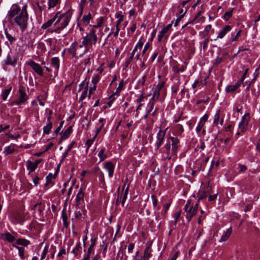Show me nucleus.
<instances>
[{
	"label": "nucleus",
	"instance_id": "4c0bfd02",
	"mask_svg": "<svg viewBox=\"0 0 260 260\" xmlns=\"http://www.w3.org/2000/svg\"><path fill=\"white\" fill-rule=\"evenodd\" d=\"M5 239L12 243L15 240V238L12 234L8 232L5 235Z\"/></svg>",
	"mask_w": 260,
	"mask_h": 260
},
{
	"label": "nucleus",
	"instance_id": "0eeeda50",
	"mask_svg": "<svg viewBox=\"0 0 260 260\" xmlns=\"http://www.w3.org/2000/svg\"><path fill=\"white\" fill-rule=\"evenodd\" d=\"M250 120V116L248 113H246L242 117L241 121L239 123V128L241 132L244 133L247 131V126Z\"/></svg>",
	"mask_w": 260,
	"mask_h": 260
},
{
	"label": "nucleus",
	"instance_id": "e2e57ef3",
	"mask_svg": "<svg viewBox=\"0 0 260 260\" xmlns=\"http://www.w3.org/2000/svg\"><path fill=\"white\" fill-rule=\"evenodd\" d=\"M133 56H129L128 57H127L126 59H125V67L126 68L128 67V66L130 64V63H131V62L133 61Z\"/></svg>",
	"mask_w": 260,
	"mask_h": 260
},
{
	"label": "nucleus",
	"instance_id": "a211bd4d",
	"mask_svg": "<svg viewBox=\"0 0 260 260\" xmlns=\"http://www.w3.org/2000/svg\"><path fill=\"white\" fill-rule=\"evenodd\" d=\"M232 232V229L231 228H229L226 232H225L223 235L222 236L220 242H224L228 240V239L230 236Z\"/></svg>",
	"mask_w": 260,
	"mask_h": 260
},
{
	"label": "nucleus",
	"instance_id": "cd10ccee",
	"mask_svg": "<svg viewBox=\"0 0 260 260\" xmlns=\"http://www.w3.org/2000/svg\"><path fill=\"white\" fill-rule=\"evenodd\" d=\"M105 148H103L98 153V156L100 158V161H103L105 160L107 158V155L105 153Z\"/></svg>",
	"mask_w": 260,
	"mask_h": 260
},
{
	"label": "nucleus",
	"instance_id": "a878e982",
	"mask_svg": "<svg viewBox=\"0 0 260 260\" xmlns=\"http://www.w3.org/2000/svg\"><path fill=\"white\" fill-rule=\"evenodd\" d=\"M52 123L51 121H49L47 125L43 127V134L44 135H48L50 134L51 130L52 128Z\"/></svg>",
	"mask_w": 260,
	"mask_h": 260
},
{
	"label": "nucleus",
	"instance_id": "ddd939ff",
	"mask_svg": "<svg viewBox=\"0 0 260 260\" xmlns=\"http://www.w3.org/2000/svg\"><path fill=\"white\" fill-rule=\"evenodd\" d=\"M231 29L232 27L230 25H227L225 26L222 29L219 31L217 35V38H223L224 37V36L231 30Z\"/></svg>",
	"mask_w": 260,
	"mask_h": 260
},
{
	"label": "nucleus",
	"instance_id": "6e6d98bb",
	"mask_svg": "<svg viewBox=\"0 0 260 260\" xmlns=\"http://www.w3.org/2000/svg\"><path fill=\"white\" fill-rule=\"evenodd\" d=\"M170 206V204H166L164 206V207H163V209L162 210V212H164V213H162L164 218L165 217V214L167 213V211L169 209Z\"/></svg>",
	"mask_w": 260,
	"mask_h": 260
},
{
	"label": "nucleus",
	"instance_id": "ea45409f",
	"mask_svg": "<svg viewBox=\"0 0 260 260\" xmlns=\"http://www.w3.org/2000/svg\"><path fill=\"white\" fill-rule=\"evenodd\" d=\"M155 102L150 100L147 106V113H150L154 108Z\"/></svg>",
	"mask_w": 260,
	"mask_h": 260
},
{
	"label": "nucleus",
	"instance_id": "4d7b16f0",
	"mask_svg": "<svg viewBox=\"0 0 260 260\" xmlns=\"http://www.w3.org/2000/svg\"><path fill=\"white\" fill-rule=\"evenodd\" d=\"M100 80V76L99 75H96L94 76L91 80V82L94 84V85H96V84L98 83Z\"/></svg>",
	"mask_w": 260,
	"mask_h": 260
},
{
	"label": "nucleus",
	"instance_id": "f03ea898",
	"mask_svg": "<svg viewBox=\"0 0 260 260\" xmlns=\"http://www.w3.org/2000/svg\"><path fill=\"white\" fill-rule=\"evenodd\" d=\"M180 147V140L176 137L170 136L167 138V142L158 150L164 160H170L172 156H176Z\"/></svg>",
	"mask_w": 260,
	"mask_h": 260
},
{
	"label": "nucleus",
	"instance_id": "1a4fd4ad",
	"mask_svg": "<svg viewBox=\"0 0 260 260\" xmlns=\"http://www.w3.org/2000/svg\"><path fill=\"white\" fill-rule=\"evenodd\" d=\"M19 92V97L15 101V104L17 105L23 104L28 99L27 95L22 88H20Z\"/></svg>",
	"mask_w": 260,
	"mask_h": 260
},
{
	"label": "nucleus",
	"instance_id": "a19ab883",
	"mask_svg": "<svg viewBox=\"0 0 260 260\" xmlns=\"http://www.w3.org/2000/svg\"><path fill=\"white\" fill-rule=\"evenodd\" d=\"M234 9V8H232L229 11L226 12L224 14L223 19L226 21L229 20V19L232 16Z\"/></svg>",
	"mask_w": 260,
	"mask_h": 260
},
{
	"label": "nucleus",
	"instance_id": "052dcab7",
	"mask_svg": "<svg viewBox=\"0 0 260 260\" xmlns=\"http://www.w3.org/2000/svg\"><path fill=\"white\" fill-rule=\"evenodd\" d=\"M150 44L149 42H147L144 47V49L142 51V56L145 57V53L147 50L150 48Z\"/></svg>",
	"mask_w": 260,
	"mask_h": 260
},
{
	"label": "nucleus",
	"instance_id": "9b49d317",
	"mask_svg": "<svg viewBox=\"0 0 260 260\" xmlns=\"http://www.w3.org/2000/svg\"><path fill=\"white\" fill-rule=\"evenodd\" d=\"M219 123L222 125L223 124V117L220 118V109L217 110L213 119V124L215 126H218Z\"/></svg>",
	"mask_w": 260,
	"mask_h": 260
},
{
	"label": "nucleus",
	"instance_id": "8fccbe9b",
	"mask_svg": "<svg viewBox=\"0 0 260 260\" xmlns=\"http://www.w3.org/2000/svg\"><path fill=\"white\" fill-rule=\"evenodd\" d=\"M136 29V24H133L129 28L127 29V36H131Z\"/></svg>",
	"mask_w": 260,
	"mask_h": 260
},
{
	"label": "nucleus",
	"instance_id": "4be33fe9",
	"mask_svg": "<svg viewBox=\"0 0 260 260\" xmlns=\"http://www.w3.org/2000/svg\"><path fill=\"white\" fill-rule=\"evenodd\" d=\"M84 196V193L82 189L81 188L76 197V202L77 203V205H79L80 204L81 201L83 200Z\"/></svg>",
	"mask_w": 260,
	"mask_h": 260
},
{
	"label": "nucleus",
	"instance_id": "2f4dec72",
	"mask_svg": "<svg viewBox=\"0 0 260 260\" xmlns=\"http://www.w3.org/2000/svg\"><path fill=\"white\" fill-rule=\"evenodd\" d=\"M159 96H160V91L157 89H155L153 94V96L151 98L150 100L156 102L157 100H159Z\"/></svg>",
	"mask_w": 260,
	"mask_h": 260
},
{
	"label": "nucleus",
	"instance_id": "69168bd1",
	"mask_svg": "<svg viewBox=\"0 0 260 260\" xmlns=\"http://www.w3.org/2000/svg\"><path fill=\"white\" fill-rule=\"evenodd\" d=\"M63 124H64V121H61L60 122L59 126L56 129V130L54 132L56 135H57L59 134L61 128L63 126Z\"/></svg>",
	"mask_w": 260,
	"mask_h": 260
},
{
	"label": "nucleus",
	"instance_id": "603ef678",
	"mask_svg": "<svg viewBox=\"0 0 260 260\" xmlns=\"http://www.w3.org/2000/svg\"><path fill=\"white\" fill-rule=\"evenodd\" d=\"M113 28H112L111 29L112 31L109 34L108 36L110 37L112 34H113V35L115 37H117L118 35V34H119V32L120 30L119 27L116 26V31L115 32H113Z\"/></svg>",
	"mask_w": 260,
	"mask_h": 260
},
{
	"label": "nucleus",
	"instance_id": "72a5a7b5",
	"mask_svg": "<svg viewBox=\"0 0 260 260\" xmlns=\"http://www.w3.org/2000/svg\"><path fill=\"white\" fill-rule=\"evenodd\" d=\"M209 42V39L208 38L205 39L204 41L200 42L201 48L203 50L206 51L208 48V45Z\"/></svg>",
	"mask_w": 260,
	"mask_h": 260
},
{
	"label": "nucleus",
	"instance_id": "58836bf2",
	"mask_svg": "<svg viewBox=\"0 0 260 260\" xmlns=\"http://www.w3.org/2000/svg\"><path fill=\"white\" fill-rule=\"evenodd\" d=\"M123 82L121 81V82L119 83V85H118V87L116 89V90L115 91V92H114L112 95H111V96L110 97V98H111L113 95H116L117 96H118L119 95V93L121 91V90H122L123 89Z\"/></svg>",
	"mask_w": 260,
	"mask_h": 260
},
{
	"label": "nucleus",
	"instance_id": "e433bc0d",
	"mask_svg": "<svg viewBox=\"0 0 260 260\" xmlns=\"http://www.w3.org/2000/svg\"><path fill=\"white\" fill-rule=\"evenodd\" d=\"M176 135L180 136L184 131L183 126L180 124H178L175 126Z\"/></svg>",
	"mask_w": 260,
	"mask_h": 260
},
{
	"label": "nucleus",
	"instance_id": "79ce46f5",
	"mask_svg": "<svg viewBox=\"0 0 260 260\" xmlns=\"http://www.w3.org/2000/svg\"><path fill=\"white\" fill-rule=\"evenodd\" d=\"M59 3V0H49L48 2V9L54 8Z\"/></svg>",
	"mask_w": 260,
	"mask_h": 260
},
{
	"label": "nucleus",
	"instance_id": "c756f323",
	"mask_svg": "<svg viewBox=\"0 0 260 260\" xmlns=\"http://www.w3.org/2000/svg\"><path fill=\"white\" fill-rule=\"evenodd\" d=\"M16 243L20 245L27 246L30 244V242L25 239H19L17 240Z\"/></svg>",
	"mask_w": 260,
	"mask_h": 260
},
{
	"label": "nucleus",
	"instance_id": "0e129e2a",
	"mask_svg": "<svg viewBox=\"0 0 260 260\" xmlns=\"http://www.w3.org/2000/svg\"><path fill=\"white\" fill-rule=\"evenodd\" d=\"M146 76L144 75L142 79H140L138 81V84L141 86H143L145 85L146 82Z\"/></svg>",
	"mask_w": 260,
	"mask_h": 260
},
{
	"label": "nucleus",
	"instance_id": "680f3d73",
	"mask_svg": "<svg viewBox=\"0 0 260 260\" xmlns=\"http://www.w3.org/2000/svg\"><path fill=\"white\" fill-rule=\"evenodd\" d=\"M155 215V220L158 222L160 218H164L162 213L160 214L159 212H154Z\"/></svg>",
	"mask_w": 260,
	"mask_h": 260
},
{
	"label": "nucleus",
	"instance_id": "6ab92c4d",
	"mask_svg": "<svg viewBox=\"0 0 260 260\" xmlns=\"http://www.w3.org/2000/svg\"><path fill=\"white\" fill-rule=\"evenodd\" d=\"M26 164L27 169L29 171V173L34 172L38 167L34 162L30 160H27Z\"/></svg>",
	"mask_w": 260,
	"mask_h": 260
},
{
	"label": "nucleus",
	"instance_id": "c85d7f7f",
	"mask_svg": "<svg viewBox=\"0 0 260 260\" xmlns=\"http://www.w3.org/2000/svg\"><path fill=\"white\" fill-rule=\"evenodd\" d=\"M103 20L104 18L103 17H101L97 20V24L93 25H90L91 27V29L95 30V28H100L103 24Z\"/></svg>",
	"mask_w": 260,
	"mask_h": 260
},
{
	"label": "nucleus",
	"instance_id": "b1692460",
	"mask_svg": "<svg viewBox=\"0 0 260 260\" xmlns=\"http://www.w3.org/2000/svg\"><path fill=\"white\" fill-rule=\"evenodd\" d=\"M51 63L52 66L56 70H58L59 68V59L57 57H54L51 59Z\"/></svg>",
	"mask_w": 260,
	"mask_h": 260
},
{
	"label": "nucleus",
	"instance_id": "bf43d9fd",
	"mask_svg": "<svg viewBox=\"0 0 260 260\" xmlns=\"http://www.w3.org/2000/svg\"><path fill=\"white\" fill-rule=\"evenodd\" d=\"M143 44L144 41H142V38H141L139 40L138 43L135 46V47L137 49H140L141 50L143 46Z\"/></svg>",
	"mask_w": 260,
	"mask_h": 260
},
{
	"label": "nucleus",
	"instance_id": "393cba45",
	"mask_svg": "<svg viewBox=\"0 0 260 260\" xmlns=\"http://www.w3.org/2000/svg\"><path fill=\"white\" fill-rule=\"evenodd\" d=\"M151 256L150 247L147 246L144 250L143 258L144 260H148Z\"/></svg>",
	"mask_w": 260,
	"mask_h": 260
},
{
	"label": "nucleus",
	"instance_id": "a18cd8bd",
	"mask_svg": "<svg viewBox=\"0 0 260 260\" xmlns=\"http://www.w3.org/2000/svg\"><path fill=\"white\" fill-rule=\"evenodd\" d=\"M55 178V175H53L52 173H49L46 177V185H48L51 182V179Z\"/></svg>",
	"mask_w": 260,
	"mask_h": 260
},
{
	"label": "nucleus",
	"instance_id": "f704fd0d",
	"mask_svg": "<svg viewBox=\"0 0 260 260\" xmlns=\"http://www.w3.org/2000/svg\"><path fill=\"white\" fill-rule=\"evenodd\" d=\"M11 90V87L9 88L6 89L3 91V93L2 94V98L4 101L7 100L8 95L10 94V92Z\"/></svg>",
	"mask_w": 260,
	"mask_h": 260
},
{
	"label": "nucleus",
	"instance_id": "2eb2a0df",
	"mask_svg": "<svg viewBox=\"0 0 260 260\" xmlns=\"http://www.w3.org/2000/svg\"><path fill=\"white\" fill-rule=\"evenodd\" d=\"M242 83L240 81H238L235 85L228 86L225 88V91L226 92H231L235 91L241 85Z\"/></svg>",
	"mask_w": 260,
	"mask_h": 260
},
{
	"label": "nucleus",
	"instance_id": "7ed1b4c3",
	"mask_svg": "<svg viewBox=\"0 0 260 260\" xmlns=\"http://www.w3.org/2000/svg\"><path fill=\"white\" fill-rule=\"evenodd\" d=\"M71 18V14L69 12L62 14L59 13V15H57V18L55 22L56 27L52 32L59 33L61 30L63 29L68 25Z\"/></svg>",
	"mask_w": 260,
	"mask_h": 260
},
{
	"label": "nucleus",
	"instance_id": "473e14b6",
	"mask_svg": "<svg viewBox=\"0 0 260 260\" xmlns=\"http://www.w3.org/2000/svg\"><path fill=\"white\" fill-rule=\"evenodd\" d=\"M14 217L17 220V223L22 224L24 221L23 216L18 212L16 213L14 215Z\"/></svg>",
	"mask_w": 260,
	"mask_h": 260
},
{
	"label": "nucleus",
	"instance_id": "6e6552de",
	"mask_svg": "<svg viewBox=\"0 0 260 260\" xmlns=\"http://www.w3.org/2000/svg\"><path fill=\"white\" fill-rule=\"evenodd\" d=\"M166 130L159 129L156 135V140L155 143V149L158 150L164 142Z\"/></svg>",
	"mask_w": 260,
	"mask_h": 260
},
{
	"label": "nucleus",
	"instance_id": "09e8293b",
	"mask_svg": "<svg viewBox=\"0 0 260 260\" xmlns=\"http://www.w3.org/2000/svg\"><path fill=\"white\" fill-rule=\"evenodd\" d=\"M166 29L163 28L159 33L158 35V40L159 42H160L162 39L165 37V34L167 32L166 30Z\"/></svg>",
	"mask_w": 260,
	"mask_h": 260
},
{
	"label": "nucleus",
	"instance_id": "c03bdc74",
	"mask_svg": "<svg viewBox=\"0 0 260 260\" xmlns=\"http://www.w3.org/2000/svg\"><path fill=\"white\" fill-rule=\"evenodd\" d=\"M87 90H88V84H86V86H85V90L82 92L79 101H82L84 99L86 98L87 94Z\"/></svg>",
	"mask_w": 260,
	"mask_h": 260
},
{
	"label": "nucleus",
	"instance_id": "774afa93",
	"mask_svg": "<svg viewBox=\"0 0 260 260\" xmlns=\"http://www.w3.org/2000/svg\"><path fill=\"white\" fill-rule=\"evenodd\" d=\"M208 115L206 114H205L200 119V122L202 123V124H204L205 122L207 120L208 118Z\"/></svg>",
	"mask_w": 260,
	"mask_h": 260
},
{
	"label": "nucleus",
	"instance_id": "f257e3e1",
	"mask_svg": "<svg viewBox=\"0 0 260 260\" xmlns=\"http://www.w3.org/2000/svg\"><path fill=\"white\" fill-rule=\"evenodd\" d=\"M27 6L24 5L22 9L17 4H13L8 11L6 19L9 22L13 20L21 31L24 32L27 27L28 14L27 12Z\"/></svg>",
	"mask_w": 260,
	"mask_h": 260
},
{
	"label": "nucleus",
	"instance_id": "f8f14e48",
	"mask_svg": "<svg viewBox=\"0 0 260 260\" xmlns=\"http://www.w3.org/2000/svg\"><path fill=\"white\" fill-rule=\"evenodd\" d=\"M59 14V12H57L55 15L51 19L47 21L46 23H44L42 26L41 28L43 29H46L51 26L53 23H55L56 22V19L57 18V15Z\"/></svg>",
	"mask_w": 260,
	"mask_h": 260
},
{
	"label": "nucleus",
	"instance_id": "338daca9",
	"mask_svg": "<svg viewBox=\"0 0 260 260\" xmlns=\"http://www.w3.org/2000/svg\"><path fill=\"white\" fill-rule=\"evenodd\" d=\"M238 168L239 171L242 173L245 172L247 170V167L245 165L242 164H239Z\"/></svg>",
	"mask_w": 260,
	"mask_h": 260
},
{
	"label": "nucleus",
	"instance_id": "9d476101",
	"mask_svg": "<svg viewBox=\"0 0 260 260\" xmlns=\"http://www.w3.org/2000/svg\"><path fill=\"white\" fill-rule=\"evenodd\" d=\"M28 64L37 73L39 76H43V70L41 66L32 60L28 62Z\"/></svg>",
	"mask_w": 260,
	"mask_h": 260
},
{
	"label": "nucleus",
	"instance_id": "7c9ffc66",
	"mask_svg": "<svg viewBox=\"0 0 260 260\" xmlns=\"http://www.w3.org/2000/svg\"><path fill=\"white\" fill-rule=\"evenodd\" d=\"M75 144V142L73 141L71 144H70L68 145L67 149L66 150V151L62 154V158H63V159L67 157L68 153L74 147Z\"/></svg>",
	"mask_w": 260,
	"mask_h": 260
},
{
	"label": "nucleus",
	"instance_id": "423d86ee",
	"mask_svg": "<svg viewBox=\"0 0 260 260\" xmlns=\"http://www.w3.org/2000/svg\"><path fill=\"white\" fill-rule=\"evenodd\" d=\"M98 41V37L95 34V30L90 29L88 33L86 34V36L83 38V41L82 42V45L80 47H82V46L85 47H87L89 45L93 43L95 44Z\"/></svg>",
	"mask_w": 260,
	"mask_h": 260
},
{
	"label": "nucleus",
	"instance_id": "37998d69",
	"mask_svg": "<svg viewBox=\"0 0 260 260\" xmlns=\"http://www.w3.org/2000/svg\"><path fill=\"white\" fill-rule=\"evenodd\" d=\"M116 18L118 19L116 26L119 27L120 23L123 20V16L121 14L118 13L116 15Z\"/></svg>",
	"mask_w": 260,
	"mask_h": 260
},
{
	"label": "nucleus",
	"instance_id": "39448f33",
	"mask_svg": "<svg viewBox=\"0 0 260 260\" xmlns=\"http://www.w3.org/2000/svg\"><path fill=\"white\" fill-rule=\"evenodd\" d=\"M19 57L22 59V54L19 51H10L8 54L5 63L8 66H15Z\"/></svg>",
	"mask_w": 260,
	"mask_h": 260
},
{
	"label": "nucleus",
	"instance_id": "dca6fc26",
	"mask_svg": "<svg viewBox=\"0 0 260 260\" xmlns=\"http://www.w3.org/2000/svg\"><path fill=\"white\" fill-rule=\"evenodd\" d=\"M92 19V15L90 13H88L87 15H84L82 19L81 22L83 23V25L86 26L90 23V21Z\"/></svg>",
	"mask_w": 260,
	"mask_h": 260
},
{
	"label": "nucleus",
	"instance_id": "c9c22d12",
	"mask_svg": "<svg viewBox=\"0 0 260 260\" xmlns=\"http://www.w3.org/2000/svg\"><path fill=\"white\" fill-rule=\"evenodd\" d=\"M13 246L15 247L16 248H17L18 250L19 255L20 256V257L21 259H23L24 257V249L23 247L16 246L15 244H13Z\"/></svg>",
	"mask_w": 260,
	"mask_h": 260
},
{
	"label": "nucleus",
	"instance_id": "13d9d810",
	"mask_svg": "<svg viewBox=\"0 0 260 260\" xmlns=\"http://www.w3.org/2000/svg\"><path fill=\"white\" fill-rule=\"evenodd\" d=\"M101 170L98 166H95L92 169L89 173L96 175Z\"/></svg>",
	"mask_w": 260,
	"mask_h": 260
},
{
	"label": "nucleus",
	"instance_id": "412c9836",
	"mask_svg": "<svg viewBox=\"0 0 260 260\" xmlns=\"http://www.w3.org/2000/svg\"><path fill=\"white\" fill-rule=\"evenodd\" d=\"M45 207V203L43 202L38 203L34 205V208L38 209L40 215H43Z\"/></svg>",
	"mask_w": 260,
	"mask_h": 260
},
{
	"label": "nucleus",
	"instance_id": "f3484780",
	"mask_svg": "<svg viewBox=\"0 0 260 260\" xmlns=\"http://www.w3.org/2000/svg\"><path fill=\"white\" fill-rule=\"evenodd\" d=\"M15 144L11 145L5 148L4 153L6 155L13 153L15 151Z\"/></svg>",
	"mask_w": 260,
	"mask_h": 260
},
{
	"label": "nucleus",
	"instance_id": "5701e85b",
	"mask_svg": "<svg viewBox=\"0 0 260 260\" xmlns=\"http://www.w3.org/2000/svg\"><path fill=\"white\" fill-rule=\"evenodd\" d=\"M72 132V126H69L62 134L61 135V140H64L67 139L70 135L71 134Z\"/></svg>",
	"mask_w": 260,
	"mask_h": 260
},
{
	"label": "nucleus",
	"instance_id": "20e7f679",
	"mask_svg": "<svg viewBox=\"0 0 260 260\" xmlns=\"http://www.w3.org/2000/svg\"><path fill=\"white\" fill-rule=\"evenodd\" d=\"M198 209V204L195 205L191 204V201L188 200L187 201L186 204L184 206V209L186 213V218L188 221H190L192 217L196 215L197 210Z\"/></svg>",
	"mask_w": 260,
	"mask_h": 260
},
{
	"label": "nucleus",
	"instance_id": "4468645a",
	"mask_svg": "<svg viewBox=\"0 0 260 260\" xmlns=\"http://www.w3.org/2000/svg\"><path fill=\"white\" fill-rule=\"evenodd\" d=\"M105 168L107 170L109 176L110 177H112L113 175L114 169V166L113 164L110 161L107 162L105 165Z\"/></svg>",
	"mask_w": 260,
	"mask_h": 260
},
{
	"label": "nucleus",
	"instance_id": "3c124183",
	"mask_svg": "<svg viewBox=\"0 0 260 260\" xmlns=\"http://www.w3.org/2000/svg\"><path fill=\"white\" fill-rule=\"evenodd\" d=\"M97 176L99 178V180L102 183H105V178H104V173L100 171L98 174H96Z\"/></svg>",
	"mask_w": 260,
	"mask_h": 260
},
{
	"label": "nucleus",
	"instance_id": "864d4df0",
	"mask_svg": "<svg viewBox=\"0 0 260 260\" xmlns=\"http://www.w3.org/2000/svg\"><path fill=\"white\" fill-rule=\"evenodd\" d=\"M91 243L89 246V247L88 248L87 252L91 253H92V251L93 250V247H94L95 245V240H93V239H91Z\"/></svg>",
	"mask_w": 260,
	"mask_h": 260
},
{
	"label": "nucleus",
	"instance_id": "aec40b11",
	"mask_svg": "<svg viewBox=\"0 0 260 260\" xmlns=\"http://www.w3.org/2000/svg\"><path fill=\"white\" fill-rule=\"evenodd\" d=\"M128 188L129 187L127 186L124 193L122 192V191L121 192H120V199L122 198L121 205L123 206H124L125 202L127 199Z\"/></svg>",
	"mask_w": 260,
	"mask_h": 260
},
{
	"label": "nucleus",
	"instance_id": "5fc2aeb1",
	"mask_svg": "<svg viewBox=\"0 0 260 260\" xmlns=\"http://www.w3.org/2000/svg\"><path fill=\"white\" fill-rule=\"evenodd\" d=\"M185 67H182L180 68H178L177 67H174V71L175 74H178L180 72H183L185 70Z\"/></svg>",
	"mask_w": 260,
	"mask_h": 260
},
{
	"label": "nucleus",
	"instance_id": "de8ad7c7",
	"mask_svg": "<svg viewBox=\"0 0 260 260\" xmlns=\"http://www.w3.org/2000/svg\"><path fill=\"white\" fill-rule=\"evenodd\" d=\"M5 35L7 39L9 41L10 43L11 44L15 41L16 39L14 37H12L6 31H5Z\"/></svg>",
	"mask_w": 260,
	"mask_h": 260
},
{
	"label": "nucleus",
	"instance_id": "49530a36",
	"mask_svg": "<svg viewBox=\"0 0 260 260\" xmlns=\"http://www.w3.org/2000/svg\"><path fill=\"white\" fill-rule=\"evenodd\" d=\"M81 249V244L80 242L78 243L72 251V253H74L75 255H77L78 252Z\"/></svg>",
	"mask_w": 260,
	"mask_h": 260
},
{
	"label": "nucleus",
	"instance_id": "bb28decb",
	"mask_svg": "<svg viewBox=\"0 0 260 260\" xmlns=\"http://www.w3.org/2000/svg\"><path fill=\"white\" fill-rule=\"evenodd\" d=\"M77 45V43L76 42H74L71 45L70 48H69V52L73 56H74L76 55V47Z\"/></svg>",
	"mask_w": 260,
	"mask_h": 260
}]
</instances>
